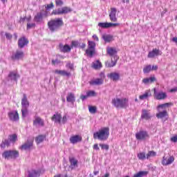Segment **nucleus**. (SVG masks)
Returning a JSON list of instances; mask_svg holds the SVG:
<instances>
[{"mask_svg": "<svg viewBox=\"0 0 177 177\" xmlns=\"http://www.w3.org/2000/svg\"><path fill=\"white\" fill-rule=\"evenodd\" d=\"M100 147H101L102 150H106V151L110 149L109 145L106 144H100Z\"/></svg>", "mask_w": 177, "mask_h": 177, "instance_id": "c03bdc74", "label": "nucleus"}, {"mask_svg": "<svg viewBox=\"0 0 177 177\" xmlns=\"http://www.w3.org/2000/svg\"><path fill=\"white\" fill-rule=\"evenodd\" d=\"M110 135V129L109 127H104L98 131L93 133V138L98 139V140L104 141L109 139Z\"/></svg>", "mask_w": 177, "mask_h": 177, "instance_id": "f03ea898", "label": "nucleus"}, {"mask_svg": "<svg viewBox=\"0 0 177 177\" xmlns=\"http://www.w3.org/2000/svg\"><path fill=\"white\" fill-rule=\"evenodd\" d=\"M8 118L10 121H13L14 122L19 121V118L17 111H10L8 113Z\"/></svg>", "mask_w": 177, "mask_h": 177, "instance_id": "9b49d317", "label": "nucleus"}, {"mask_svg": "<svg viewBox=\"0 0 177 177\" xmlns=\"http://www.w3.org/2000/svg\"><path fill=\"white\" fill-rule=\"evenodd\" d=\"M55 5L56 6H63L64 3L62 0H55Z\"/></svg>", "mask_w": 177, "mask_h": 177, "instance_id": "8fccbe9b", "label": "nucleus"}, {"mask_svg": "<svg viewBox=\"0 0 177 177\" xmlns=\"http://www.w3.org/2000/svg\"><path fill=\"white\" fill-rule=\"evenodd\" d=\"M105 66H106V67H107L108 68L113 67V65H112L111 63H110V62H109V61H106V62H105Z\"/></svg>", "mask_w": 177, "mask_h": 177, "instance_id": "4d7b16f0", "label": "nucleus"}, {"mask_svg": "<svg viewBox=\"0 0 177 177\" xmlns=\"http://www.w3.org/2000/svg\"><path fill=\"white\" fill-rule=\"evenodd\" d=\"M27 45H28V39H27V38L23 37L19 39L18 48H19V49H23V48H24V46H27Z\"/></svg>", "mask_w": 177, "mask_h": 177, "instance_id": "ddd939ff", "label": "nucleus"}, {"mask_svg": "<svg viewBox=\"0 0 177 177\" xmlns=\"http://www.w3.org/2000/svg\"><path fill=\"white\" fill-rule=\"evenodd\" d=\"M92 67L95 70H99V68H102V62H100L99 60H97L95 62H93Z\"/></svg>", "mask_w": 177, "mask_h": 177, "instance_id": "c756f323", "label": "nucleus"}, {"mask_svg": "<svg viewBox=\"0 0 177 177\" xmlns=\"http://www.w3.org/2000/svg\"><path fill=\"white\" fill-rule=\"evenodd\" d=\"M106 52L108 55H109V56H114L117 55V50H115V48H107Z\"/></svg>", "mask_w": 177, "mask_h": 177, "instance_id": "473e14b6", "label": "nucleus"}, {"mask_svg": "<svg viewBox=\"0 0 177 177\" xmlns=\"http://www.w3.org/2000/svg\"><path fill=\"white\" fill-rule=\"evenodd\" d=\"M149 138V133L146 131H140L136 133L137 140H146Z\"/></svg>", "mask_w": 177, "mask_h": 177, "instance_id": "9d476101", "label": "nucleus"}, {"mask_svg": "<svg viewBox=\"0 0 177 177\" xmlns=\"http://www.w3.org/2000/svg\"><path fill=\"white\" fill-rule=\"evenodd\" d=\"M88 97V94H87L86 95H81V96H80V99H81L82 100H85V99H86Z\"/></svg>", "mask_w": 177, "mask_h": 177, "instance_id": "338daca9", "label": "nucleus"}, {"mask_svg": "<svg viewBox=\"0 0 177 177\" xmlns=\"http://www.w3.org/2000/svg\"><path fill=\"white\" fill-rule=\"evenodd\" d=\"M73 10L70 7L64 6L61 8H58L57 10H54L52 12V15H67V13H71Z\"/></svg>", "mask_w": 177, "mask_h": 177, "instance_id": "6e6552de", "label": "nucleus"}, {"mask_svg": "<svg viewBox=\"0 0 177 177\" xmlns=\"http://www.w3.org/2000/svg\"><path fill=\"white\" fill-rule=\"evenodd\" d=\"M102 39L105 42H111L113 40V36L110 35H102Z\"/></svg>", "mask_w": 177, "mask_h": 177, "instance_id": "e433bc0d", "label": "nucleus"}, {"mask_svg": "<svg viewBox=\"0 0 177 177\" xmlns=\"http://www.w3.org/2000/svg\"><path fill=\"white\" fill-rule=\"evenodd\" d=\"M51 120L52 121H55V122L60 124L62 122V115L57 113L54 114L51 118Z\"/></svg>", "mask_w": 177, "mask_h": 177, "instance_id": "cd10ccee", "label": "nucleus"}, {"mask_svg": "<svg viewBox=\"0 0 177 177\" xmlns=\"http://www.w3.org/2000/svg\"><path fill=\"white\" fill-rule=\"evenodd\" d=\"M118 60V57L117 55H115L113 57V59H111V64H112V67H114V66H115V64H117V61Z\"/></svg>", "mask_w": 177, "mask_h": 177, "instance_id": "49530a36", "label": "nucleus"}, {"mask_svg": "<svg viewBox=\"0 0 177 177\" xmlns=\"http://www.w3.org/2000/svg\"><path fill=\"white\" fill-rule=\"evenodd\" d=\"M66 102L74 104L75 103V95L73 93H68L66 96Z\"/></svg>", "mask_w": 177, "mask_h": 177, "instance_id": "5701e85b", "label": "nucleus"}, {"mask_svg": "<svg viewBox=\"0 0 177 177\" xmlns=\"http://www.w3.org/2000/svg\"><path fill=\"white\" fill-rule=\"evenodd\" d=\"M54 177H67V174H57Z\"/></svg>", "mask_w": 177, "mask_h": 177, "instance_id": "e2e57ef3", "label": "nucleus"}, {"mask_svg": "<svg viewBox=\"0 0 177 177\" xmlns=\"http://www.w3.org/2000/svg\"><path fill=\"white\" fill-rule=\"evenodd\" d=\"M158 69V66L157 65L153 66L152 68H151V70L152 71H156Z\"/></svg>", "mask_w": 177, "mask_h": 177, "instance_id": "69168bd1", "label": "nucleus"}, {"mask_svg": "<svg viewBox=\"0 0 177 177\" xmlns=\"http://www.w3.org/2000/svg\"><path fill=\"white\" fill-rule=\"evenodd\" d=\"M111 103L116 109H127L128 107V99L127 98H113Z\"/></svg>", "mask_w": 177, "mask_h": 177, "instance_id": "7ed1b4c3", "label": "nucleus"}, {"mask_svg": "<svg viewBox=\"0 0 177 177\" xmlns=\"http://www.w3.org/2000/svg\"><path fill=\"white\" fill-rule=\"evenodd\" d=\"M24 57V52L21 50H16L11 56L12 60H21Z\"/></svg>", "mask_w": 177, "mask_h": 177, "instance_id": "1a4fd4ad", "label": "nucleus"}, {"mask_svg": "<svg viewBox=\"0 0 177 177\" xmlns=\"http://www.w3.org/2000/svg\"><path fill=\"white\" fill-rule=\"evenodd\" d=\"M145 175H147V171H139L138 173L134 174L133 177H142Z\"/></svg>", "mask_w": 177, "mask_h": 177, "instance_id": "ea45409f", "label": "nucleus"}, {"mask_svg": "<svg viewBox=\"0 0 177 177\" xmlns=\"http://www.w3.org/2000/svg\"><path fill=\"white\" fill-rule=\"evenodd\" d=\"M138 158L140 160H146V153L145 152H142L138 154Z\"/></svg>", "mask_w": 177, "mask_h": 177, "instance_id": "a18cd8bd", "label": "nucleus"}, {"mask_svg": "<svg viewBox=\"0 0 177 177\" xmlns=\"http://www.w3.org/2000/svg\"><path fill=\"white\" fill-rule=\"evenodd\" d=\"M118 26H120V24H113V23H103L100 22L98 24V26L101 27V28H111V27H118Z\"/></svg>", "mask_w": 177, "mask_h": 177, "instance_id": "2eb2a0df", "label": "nucleus"}, {"mask_svg": "<svg viewBox=\"0 0 177 177\" xmlns=\"http://www.w3.org/2000/svg\"><path fill=\"white\" fill-rule=\"evenodd\" d=\"M42 12H38L34 17V20L35 21H36V23H39L40 21H42Z\"/></svg>", "mask_w": 177, "mask_h": 177, "instance_id": "72a5a7b5", "label": "nucleus"}, {"mask_svg": "<svg viewBox=\"0 0 177 177\" xmlns=\"http://www.w3.org/2000/svg\"><path fill=\"white\" fill-rule=\"evenodd\" d=\"M171 142H174V143H176L177 142V136H174L171 138Z\"/></svg>", "mask_w": 177, "mask_h": 177, "instance_id": "bf43d9fd", "label": "nucleus"}, {"mask_svg": "<svg viewBox=\"0 0 177 177\" xmlns=\"http://www.w3.org/2000/svg\"><path fill=\"white\" fill-rule=\"evenodd\" d=\"M19 156V153L16 150H7L2 153V157L5 160H16Z\"/></svg>", "mask_w": 177, "mask_h": 177, "instance_id": "20e7f679", "label": "nucleus"}, {"mask_svg": "<svg viewBox=\"0 0 177 177\" xmlns=\"http://www.w3.org/2000/svg\"><path fill=\"white\" fill-rule=\"evenodd\" d=\"M93 148L94 150H100V149L99 148V145L97 144H95Z\"/></svg>", "mask_w": 177, "mask_h": 177, "instance_id": "052dcab7", "label": "nucleus"}, {"mask_svg": "<svg viewBox=\"0 0 177 177\" xmlns=\"http://www.w3.org/2000/svg\"><path fill=\"white\" fill-rule=\"evenodd\" d=\"M33 125H40V127H44V120H42L40 117L35 116L33 121Z\"/></svg>", "mask_w": 177, "mask_h": 177, "instance_id": "bb28decb", "label": "nucleus"}, {"mask_svg": "<svg viewBox=\"0 0 177 177\" xmlns=\"http://www.w3.org/2000/svg\"><path fill=\"white\" fill-rule=\"evenodd\" d=\"M55 74H58V75H62V77H70L71 73L70 72H67L65 70H55Z\"/></svg>", "mask_w": 177, "mask_h": 177, "instance_id": "393cba45", "label": "nucleus"}, {"mask_svg": "<svg viewBox=\"0 0 177 177\" xmlns=\"http://www.w3.org/2000/svg\"><path fill=\"white\" fill-rule=\"evenodd\" d=\"M108 78L113 81H118L120 80V73L115 72L111 73L108 75Z\"/></svg>", "mask_w": 177, "mask_h": 177, "instance_id": "a878e982", "label": "nucleus"}, {"mask_svg": "<svg viewBox=\"0 0 177 177\" xmlns=\"http://www.w3.org/2000/svg\"><path fill=\"white\" fill-rule=\"evenodd\" d=\"M91 85H102L103 84V79L97 78L90 82Z\"/></svg>", "mask_w": 177, "mask_h": 177, "instance_id": "2f4dec72", "label": "nucleus"}, {"mask_svg": "<svg viewBox=\"0 0 177 177\" xmlns=\"http://www.w3.org/2000/svg\"><path fill=\"white\" fill-rule=\"evenodd\" d=\"M51 63L53 66H56V64H60V60L59 59H52Z\"/></svg>", "mask_w": 177, "mask_h": 177, "instance_id": "603ef678", "label": "nucleus"}, {"mask_svg": "<svg viewBox=\"0 0 177 177\" xmlns=\"http://www.w3.org/2000/svg\"><path fill=\"white\" fill-rule=\"evenodd\" d=\"M158 55H161V51L157 48H153L151 51H149L147 57L149 59H153L156 56H158Z\"/></svg>", "mask_w": 177, "mask_h": 177, "instance_id": "dca6fc26", "label": "nucleus"}, {"mask_svg": "<svg viewBox=\"0 0 177 177\" xmlns=\"http://www.w3.org/2000/svg\"><path fill=\"white\" fill-rule=\"evenodd\" d=\"M174 161H175V158L174 157V156H169L167 159V157L163 156L162 165H163L164 166L171 165V164H172Z\"/></svg>", "mask_w": 177, "mask_h": 177, "instance_id": "4468645a", "label": "nucleus"}, {"mask_svg": "<svg viewBox=\"0 0 177 177\" xmlns=\"http://www.w3.org/2000/svg\"><path fill=\"white\" fill-rule=\"evenodd\" d=\"M167 97V93H159L156 95V99L158 100H162L163 99H165Z\"/></svg>", "mask_w": 177, "mask_h": 177, "instance_id": "4c0bfd02", "label": "nucleus"}, {"mask_svg": "<svg viewBox=\"0 0 177 177\" xmlns=\"http://www.w3.org/2000/svg\"><path fill=\"white\" fill-rule=\"evenodd\" d=\"M46 138V136L45 135H41V136L36 137L35 141L37 143V145H39V143H42V142L44 140H45Z\"/></svg>", "mask_w": 177, "mask_h": 177, "instance_id": "f704fd0d", "label": "nucleus"}, {"mask_svg": "<svg viewBox=\"0 0 177 177\" xmlns=\"http://www.w3.org/2000/svg\"><path fill=\"white\" fill-rule=\"evenodd\" d=\"M53 8H55V5L53 3H50V4H47L46 6V10H50V9H53Z\"/></svg>", "mask_w": 177, "mask_h": 177, "instance_id": "3c124183", "label": "nucleus"}, {"mask_svg": "<svg viewBox=\"0 0 177 177\" xmlns=\"http://www.w3.org/2000/svg\"><path fill=\"white\" fill-rule=\"evenodd\" d=\"M156 117L157 118L160 119L165 118V117H168V112H167V110L160 111L159 113H156Z\"/></svg>", "mask_w": 177, "mask_h": 177, "instance_id": "c85d7f7f", "label": "nucleus"}, {"mask_svg": "<svg viewBox=\"0 0 177 177\" xmlns=\"http://www.w3.org/2000/svg\"><path fill=\"white\" fill-rule=\"evenodd\" d=\"M16 141H17V135L12 134L9 136L8 140H3L0 146L2 149H5L6 146H9L10 145V142H12V143H15Z\"/></svg>", "mask_w": 177, "mask_h": 177, "instance_id": "0eeeda50", "label": "nucleus"}, {"mask_svg": "<svg viewBox=\"0 0 177 177\" xmlns=\"http://www.w3.org/2000/svg\"><path fill=\"white\" fill-rule=\"evenodd\" d=\"M117 13V10L115 8H111V12L109 14V17L111 21H117V17L115 16Z\"/></svg>", "mask_w": 177, "mask_h": 177, "instance_id": "b1692460", "label": "nucleus"}, {"mask_svg": "<svg viewBox=\"0 0 177 177\" xmlns=\"http://www.w3.org/2000/svg\"><path fill=\"white\" fill-rule=\"evenodd\" d=\"M5 35H6V37L7 39H10L13 37L12 35V34H10L9 32H6Z\"/></svg>", "mask_w": 177, "mask_h": 177, "instance_id": "6e6d98bb", "label": "nucleus"}, {"mask_svg": "<svg viewBox=\"0 0 177 177\" xmlns=\"http://www.w3.org/2000/svg\"><path fill=\"white\" fill-rule=\"evenodd\" d=\"M67 67H68V68H70V70H73L74 68V65L73 64H68L67 65Z\"/></svg>", "mask_w": 177, "mask_h": 177, "instance_id": "680f3d73", "label": "nucleus"}, {"mask_svg": "<svg viewBox=\"0 0 177 177\" xmlns=\"http://www.w3.org/2000/svg\"><path fill=\"white\" fill-rule=\"evenodd\" d=\"M62 122V124H66V122H67V116L66 115H64L63 117Z\"/></svg>", "mask_w": 177, "mask_h": 177, "instance_id": "13d9d810", "label": "nucleus"}, {"mask_svg": "<svg viewBox=\"0 0 177 177\" xmlns=\"http://www.w3.org/2000/svg\"><path fill=\"white\" fill-rule=\"evenodd\" d=\"M157 156V153L154 152V151H150L147 154V158H150V157H156Z\"/></svg>", "mask_w": 177, "mask_h": 177, "instance_id": "79ce46f5", "label": "nucleus"}, {"mask_svg": "<svg viewBox=\"0 0 177 177\" xmlns=\"http://www.w3.org/2000/svg\"><path fill=\"white\" fill-rule=\"evenodd\" d=\"M69 168L71 169H75L78 168V160L75 159L74 157H69Z\"/></svg>", "mask_w": 177, "mask_h": 177, "instance_id": "f8f14e48", "label": "nucleus"}, {"mask_svg": "<svg viewBox=\"0 0 177 177\" xmlns=\"http://www.w3.org/2000/svg\"><path fill=\"white\" fill-rule=\"evenodd\" d=\"M41 176V171L31 169L28 171V177H39Z\"/></svg>", "mask_w": 177, "mask_h": 177, "instance_id": "f3484780", "label": "nucleus"}, {"mask_svg": "<svg viewBox=\"0 0 177 177\" xmlns=\"http://www.w3.org/2000/svg\"><path fill=\"white\" fill-rule=\"evenodd\" d=\"M96 53V43L92 41H88V48L86 50V55L88 57H93V55Z\"/></svg>", "mask_w": 177, "mask_h": 177, "instance_id": "39448f33", "label": "nucleus"}, {"mask_svg": "<svg viewBox=\"0 0 177 177\" xmlns=\"http://www.w3.org/2000/svg\"><path fill=\"white\" fill-rule=\"evenodd\" d=\"M149 96H151V93L150 91H146L143 95L139 96L140 100H145V99H147Z\"/></svg>", "mask_w": 177, "mask_h": 177, "instance_id": "c9c22d12", "label": "nucleus"}, {"mask_svg": "<svg viewBox=\"0 0 177 177\" xmlns=\"http://www.w3.org/2000/svg\"><path fill=\"white\" fill-rule=\"evenodd\" d=\"M78 45H80V42L78 41H71V48H77Z\"/></svg>", "mask_w": 177, "mask_h": 177, "instance_id": "de8ad7c7", "label": "nucleus"}, {"mask_svg": "<svg viewBox=\"0 0 177 177\" xmlns=\"http://www.w3.org/2000/svg\"><path fill=\"white\" fill-rule=\"evenodd\" d=\"M64 24L62 18H56L51 19L48 22V29L51 32L57 31Z\"/></svg>", "mask_w": 177, "mask_h": 177, "instance_id": "f257e3e1", "label": "nucleus"}, {"mask_svg": "<svg viewBox=\"0 0 177 177\" xmlns=\"http://www.w3.org/2000/svg\"><path fill=\"white\" fill-rule=\"evenodd\" d=\"M170 92H171V93L177 92V86H176V87H174V88H171V89L170 90Z\"/></svg>", "mask_w": 177, "mask_h": 177, "instance_id": "774afa93", "label": "nucleus"}, {"mask_svg": "<svg viewBox=\"0 0 177 177\" xmlns=\"http://www.w3.org/2000/svg\"><path fill=\"white\" fill-rule=\"evenodd\" d=\"M93 39H94V41H99V37H97V35H93Z\"/></svg>", "mask_w": 177, "mask_h": 177, "instance_id": "0e129e2a", "label": "nucleus"}, {"mask_svg": "<svg viewBox=\"0 0 177 177\" xmlns=\"http://www.w3.org/2000/svg\"><path fill=\"white\" fill-rule=\"evenodd\" d=\"M60 52H62L63 53H67L68 52H71V47L68 46V44H66L63 46L62 44H60L59 46Z\"/></svg>", "mask_w": 177, "mask_h": 177, "instance_id": "6ab92c4d", "label": "nucleus"}, {"mask_svg": "<svg viewBox=\"0 0 177 177\" xmlns=\"http://www.w3.org/2000/svg\"><path fill=\"white\" fill-rule=\"evenodd\" d=\"M28 108H21V113L23 118H26L27 117V114H28Z\"/></svg>", "mask_w": 177, "mask_h": 177, "instance_id": "58836bf2", "label": "nucleus"}, {"mask_svg": "<svg viewBox=\"0 0 177 177\" xmlns=\"http://www.w3.org/2000/svg\"><path fill=\"white\" fill-rule=\"evenodd\" d=\"M151 71V65H148L143 68V73L147 74Z\"/></svg>", "mask_w": 177, "mask_h": 177, "instance_id": "a19ab883", "label": "nucleus"}, {"mask_svg": "<svg viewBox=\"0 0 177 177\" xmlns=\"http://www.w3.org/2000/svg\"><path fill=\"white\" fill-rule=\"evenodd\" d=\"M141 118H142V120H150L151 118V113L146 109H142Z\"/></svg>", "mask_w": 177, "mask_h": 177, "instance_id": "4be33fe9", "label": "nucleus"}, {"mask_svg": "<svg viewBox=\"0 0 177 177\" xmlns=\"http://www.w3.org/2000/svg\"><path fill=\"white\" fill-rule=\"evenodd\" d=\"M87 96H96V93L93 91H90L87 93Z\"/></svg>", "mask_w": 177, "mask_h": 177, "instance_id": "5fc2aeb1", "label": "nucleus"}, {"mask_svg": "<svg viewBox=\"0 0 177 177\" xmlns=\"http://www.w3.org/2000/svg\"><path fill=\"white\" fill-rule=\"evenodd\" d=\"M21 106L22 109H28V107H30V102H28L27 95L26 94H24L23 95V98L21 100Z\"/></svg>", "mask_w": 177, "mask_h": 177, "instance_id": "aec40b11", "label": "nucleus"}, {"mask_svg": "<svg viewBox=\"0 0 177 177\" xmlns=\"http://www.w3.org/2000/svg\"><path fill=\"white\" fill-rule=\"evenodd\" d=\"M69 140L71 143H72L73 145H75V143L82 142V137L78 135L73 136L70 138Z\"/></svg>", "mask_w": 177, "mask_h": 177, "instance_id": "a211bd4d", "label": "nucleus"}, {"mask_svg": "<svg viewBox=\"0 0 177 177\" xmlns=\"http://www.w3.org/2000/svg\"><path fill=\"white\" fill-rule=\"evenodd\" d=\"M20 78V75L16 71H11L9 73L6 79V82L9 85H14L15 82H17V80Z\"/></svg>", "mask_w": 177, "mask_h": 177, "instance_id": "423d86ee", "label": "nucleus"}, {"mask_svg": "<svg viewBox=\"0 0 177 177\" xmlns=\"http://www.w3.org/2000/svg\"><path fill=\"white\" fill-rule=\"evenodd\" d=\"M169 106H171V103L162 104L158 106V109H164V107H168Z\"/></svg>", "mask_w": 177, "mask_h": 177, "instance_id": "09e8293b", "label": "nucleus"}, {"mask_svg": "<svg viewBox=\"0 0 177 177\" xmlns=\"http://www.w3.org/2000/svg\"><path fill=\"white\" fill-rule=\"evenodd\" d=\"M32 147V140H27L24 145L20 147L21 150H29Z\"/></svg>", "mask_w": 177, "mask_h": 177, "instance_id": "412c9836", "label": "nucleus"}, {"mask_svg": "<svg viewBox=\"0 0 177 177\" xmlns=\"http://www.w3.org/2000/svg\"><path fill=\"white\" fill-rule=\"evenodd\" d=\"M154 81H156V77H151L149 78H145L142 80V82L143 84H145V85H147L149 84H153Z\"/></svg>", "mask_w": 177, "mask_h": 177, "instance_id": "7c9ffc66", "label": "nucleus"}, {"mask_svg": "<svg viewBox=\"0 0 177 177\" xmlns=\"http://www.w3.org/2000/svg\"><path fill=\"white\" fill-rule=\"evenodd\" d=\"M88 111H89V113H91V114L96 113V106H88Z\"/></svg>", "mask_w": 177, "mask_h": 177, "instance_id": "37998d69", "label": "nucleus"}, {"mask_svg": "<svg viewBox=\"0 0 177 177\" xmlns=\"http://www.w3.org/2000/svg\"><path fill=\"white\" fill-rule=\"evenodd\" d=\"M35 27V24L32 23V24H30V23H28L27 24V30H30V28H32Z\"/></svg>", "mask_w": 177, "mask_h": 177, "instance_id": "864d4df0", "label": "nucleus"}]
</instances>
